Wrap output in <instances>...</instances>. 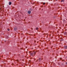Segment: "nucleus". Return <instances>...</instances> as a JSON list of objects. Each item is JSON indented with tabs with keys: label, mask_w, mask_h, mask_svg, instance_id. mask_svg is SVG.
Listing matches in <instances>:
<instances>
[{
	"label": "nucleus",
	"mask_w": 67,
	"mask_h": 67,
	"mask_svg": "<svg viewBox=\"0 0 67 67\" xmlns=\"http://www.w3.org/2000/svg\"><path fill=\"white\" fill-rule=\"evenodd\" d=\"M30 55L32 56H35V52H30Z\"/></svg>",
	"instance_id": "obj_1"
},
{
	"label": "nucleus",
	"mask_w": 67,
	"mask_h": 67,
	"mask_svg": "<svg viewBox=\"0 0 67 67\" xmlns=\"http://www.w3.org/2000/svg\"><path fill=\"white\" fill-rule=\"evenodd\" d=\"M14 31H16L17 30H18V29H17V28H14Z\"/></svg>",
	"instance_id": "obj_2"
},
{
	"label": "nucleus",
	"mask_w": 67,
	"mask_h": 67,
	"mask_svg": "<svg viewBox=\"0 0 67 67\" xmlns=\"http://www.w3.org/2000/svg\"><path fill=\"white\" fill-rule=\"evenodd\" d=\"M28 13H29V14H30L31 13V11H30V10L28 12Z\"/></svg>",
	"instance_id": "obj_3"
},
{
	"label": "nucleus",
	"mask_w": 67,
	"mask_h": 67,
	"mask_svg": "<svg viewBox=\"0 0 67 67\" xmlns=\"http://www.w3.org/2000/svg\"><path fill=\"white\" fill-rule=\"evenodd\" d=\"M64 48L65 49H67V46H64Z\"/></svg>",
	"instance_id": "obj_4"
},
{
	"label": "nucleus",
	"mask_w": 67,
	"mask_h": 67,
	"mask_svg": "<svg viewBox=\"0 0 67 67\" xmlns=\"http://www.w3.org/2000/svg\"><path fill=\"white\" fill-rule=\"evenodd\" d=\"M12 2H9V5H11V4Z\"/></svg>",
	"instance_id": "obj_5"
},
{
	"label": "nucleus",
	"mask_w": 67,
	"mask_h": 67,
	"mask_svg": "<svg viewBox=\"0 0 67 67\" xmlns=\"http://www.w3.org/2000/svg\"><path fill=\"white\" fill-rule=\"evenodd\" d=\"M30 11H32L33 10V9H29Z\"/></svg>",
	"instance_id": "obj_6"
},
{
	"label": "nucleus",
	"mask_w": 67,
	"mask_h": 67,
	"mask_svg": "<svg viewBox=\"0 0 67 67\" xmlns=\"http://www.w3.org/2000/svg\"><path fill=\"white\" fill-rule=\"evenodd\" d=\"M64 1H65V0H61V2H64Z\"/></svg>",
	"instance_id": "obj_7"
},
{
	"label": "nucleus",
	"mask_w": 67,
	"mask_h": 67,
	"mask_svg": "<svg viewBox=\"0 0 67 67\" xmlns=\"http://www.w3.org/2000/svg\"><path fill=\"white\" fill-rule=\"evenodd\" d=\"M38 28L37 27L36 29L37 30H38Z\"/></svg>",
	"instance_id": "obj_8"
},
{
	"label": "nucleus",
	"mask_w": 67,
	"mask_h": 67,
	"mask_svg": "<svg viewBox=\"0 0 67 67\" xmlns=\"http://www.w3.org/2000/svg\"><path fill=\"white\" fill-rule=\"evenodd\" d=\"M41 58H39V60H40V61H41Z\"/></svg>",
	"instance_id": "obj_9"
},
{
	"label": "nucleus",
	"mask_w": 67,
	"mask_h": 67,
	"mask_svg": "<svg viewBox=\"0 0 67 67\" xmlns=\"http://www.w3.org/2000/svg\"><path fill=\"white\" fill-rule=\"evenodd\" d=\"M45 4V3H43V4L44 5V4Z\"/></svg>",
	"instance_id": "obj_10"
},
{
	"label": "nucleus",
	"mask_w": 67,
	"mask_h": 67,
	"mask_svg": "<svg viewBox=\"0 0 67 67\" xmlns=\"http://www.w3.org/2000/svg\"><path fill=\"white\" fill-rule=\"evenodd\" d=\"M8 31H10V29H7Z\"/></svg>",
	"instance_id": "obj_11"
},
{
	"label": "nucleus",
	"mask_w": 67,
	"mask_h": 67,
	"mask_svg": "<svg viewBox=\"0 0 67 67\" xmlns=\"http://www.w3.org/2000/svg\"><path fill=\"white\" fill-rule=\"evenodd\" d=\"M62 65H63V63H62Z\"/></svg>",
	"instance_id": "obj_12"
},
{
	"label": "nucleus",
	"mask_w": 67,
	"mask_h": 67,
	"mask_svg": "<svg viewBox=\"0 0 67 67\" xmlns=\"http://www.w3.org/2000/svg\"><path fill=\"white\" fill-rule=\"evenodd\" d=\"M61 40H63V39H61Z\"/></svg>",
	"instance_id": "obj_13"
},
{
	"label": "nucleus",
	"mask_w": 67,
	"mask_h": 67,
	"mask_svg": "<svg viewBox=\"0 0 67 67\" xmlns=\"http://www.w3.org/2000/svg\"><path fill=\"white\" fill-rule=\"evenodd\" d=\"M66 65H67V62L66 63Z\"/></svg>",
	"instance_id": "obj_14"
},
{
	"label": "nucleus",
	"mask_w": 67,
	"mask_h": 67,
	"mask_svg": "<svg viewBox=\"0 0 67 67\" xmlns=\"http://www.w3.org/2000/svg\"><path fill=\"white\" fill-rule=\"evenodd\" d=\"M58 0H56V1H57Z\"/></svg>",
	"instance_id": "obj_15"
}]
</instances>
